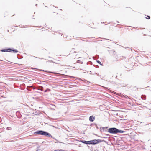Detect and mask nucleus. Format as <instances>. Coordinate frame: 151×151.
<instances>
[{
    "label": "nucleus",
    "instance_id": "18",
    "mask_svg": "<svg viewBox=\"0 0 151 151\" xmlns=\"http://www.w3.org/2000/svg\"><path fill=\"white\" fill-rule=\"evenodd\" d=\"M81 62V61H80V60H77V63H80Z\"/></svg>",
    "mask_w": 151,
    "mask_h": 151
},
{
    "label": "nucleus",
    "instance_id": "8",
    "mask_svg": "<svg viewBox=\"0 0 151 151\" xmlns=\"http://www.w3.org/2000/svg\"><path fill=\"white\" fill-rule=\"evenodd\" d=\"M9 48L6 49H2L1 50V51L3 52H9Z\"/></svg>",
    "mask_w": 151,
    "mask_h": 151
},
{
    "label": "nucleus",
    "instance_id": "13",
    "mask_svg": "<svg viewBox=\"0 0 151 151\" xmlns=\"http://www.w3.org/2000/svg\"><path fill=\"white\" fill-rule=\"evenodd\" d=\"M110 52H111L112 53H113L114 55L115 54V52L114 51V50H111L110 51Z\"/></svg>",
    "mask_w": 151,
    "mask_h": 151
},
{
    "label": "nucleus",
    "instance_id": "3",
    "mask_svg": "<svg viewBox=\"0 0 151 151\" xmlns=\"http://www.w3.org/2000/svg\"><path fill=\"white\" fill-rule=\"evenodd\" d=\"M102 141V140L100 139H94L92 140V144L94 145L97 144L99 143H100Z\"/></svg>",
    "mask_w": 151,
    "mask_h": 151
},
{
    "label": "nucleus",
    "instance_id": "10",
    "mask_svg": "<svg viewBox=\"0 0 151 151\" xmlns=\"http://www.w3.org/2000/svg\"><path fill=\"white\" fill-rule=\"evenodd\" d=\"M38 90H40L41 91H43V88L42 86H40L38 88Z\"/></svg>",
    "mask_w": 151,
    "mask_h": 151
},
{
    "label": "nucleus",
    "instance_id": "1",
    "mask_svg": "<svg viewBox=\"0 0 151 151\" xmlns=\"http://www.w3.org/2000/svg\"><path fill=\"white\" fill-rule=\"evenodd\" d=\"M35 134H40L41 135L45 136H48L50 137L53 138L54 139L57 140V139L54 137H53L50 133L47 132L42 130H38L36 131L34 133Z\"/></svg>",
    "mask_w": 151,
    "mask_h": 151
},
{
    "label": "nucleus",
    "instance_id": "12",
    "mask_svg": "<svg viewBox=\"0 0 151 151\" xmlns=\"http://www.w3.org/2000/svg\"><path fill=\"white\" fill-rule=\"evenodd\" d=\"M87 144H92V140L91 141H87Z\"/></svg>",
    "mask_w": 151,
    "mask_h": 151
},
{
    "label": "nucleus",
    "instance_id": "19",
    "mask_svg": "<svg viewBox=\"0 0 151 151\" xmlns=\"http://www.w3.org/2000/svg\"><path fill=\"white\" fill-rule=\"evenodd\" d=\"M54 151H59V150H54Z\"/></svg>",
    "mask_w": 151,
    "mask_h": 151
},
{
    "label": "nucleus",
    "instance_id": "15",
    "mask_svg": "<svg viewBox=\"0 0 151 151\" xmlns=\"http://www.w3.org/2000/svg\"><path fill=\"white\" fill-rule=\"evenodd\" d=\"M6 129L7 130H11V128L10 127H7Z\"/></svg>",
    "mask_w": 151,
    "mask_h": 151
},
{
    "label": "nucleus",
    "instance_id": "2",
    "mask_svg": "<svg viewBox=\"0 0 151 151\" xmlns=\"http://www.w3.org/2000/svg\"><path fill=\"white\" fill-rule=\"evenodd\" d=\"M117 129L115 127L110 128L108 130V132L111 134H116Z\"/></svg>",
    "mask_w": 151,
    "mask_h": 151
},
{
    "label": "nucleus",
    "instance_id": "4",
    "mask_svg": "<svg viewBox=\"0 0 151 151\" xmlns=\"http://www.w3.org/2000/svg\"><path fill=\"white\" fill-rule=\"evenodd\" d=\"M9 52H14L16 53H17L18 52V50L16 49H14L13 48H12V49L9 48Z\"/></svg>",
    "mask_w": 151,
    "mask_h": 151
},
{
    "label": "nucleus",
    "instance_id": "21",
    "mask_svg": "<svg viewBox=\"0 0 151 151\" xmlns=\"http://www.w3.org/2000/svg\"><path fill=\"white\" fill-rule=\"evenodd\" d=\"M36 6H37V4H36Z\"/></svg>",
    "mask_w": 151,
    "mask_h": 151
},
{
    "label": "nucleus",
    "instance_id": "20",
    "mask_svg": "<svg viewBox=\"0 0 151 151\" xmlns=\"http://www.w3.org/2000/svg\"><path fill=\"white\" fill-rule=\"evenodd\" d=\"M106 128H105V131H106Z\"/></svg>",
    "mask_w": 151,
    "mask_h": 151
},
{
    "label": "nucleus",
    "instance_id": "16",
    "mask_svg": "<svg viewBox=\"0 0 151 151\" xmlns=\"http://www.w3.org/2000/svg\"><path fill=\"white\" fill-rule=\"evenodd\" d=\"M97 62L98 63H99V64H100L101 65H102V64H101V62L100 61H99V60H97Z\"/></svg>",
    "mask_w": 151,
    "mask_h": 151
},
{
    "label": "nucleus",
    "instance_id": "14",
    "mask_svg": "<svg viewBox=\"0 0 151 151\" xmlns=\"http://www.w3.org/2000/svg\"><path fill=\"white\" fill-rule=\"evenodd\" d=\"M50 91V89H48V88H47V89L46 90H45V91H44V92H47V91Z\"/></svg>",
    "mask_w": 151,
    "mask_h": 151
},
{
    "label": "nucleus",
    "instance_id": "7",
    "mask_svg": "<svg viewBox=\"0 0 151 151\" xmlns=\"http://www.w3.org/2000/svg\"><path fill=\"white\" fill-rule=\"evenodd\" d=\"M124 132H125L124 131H122L121 130H119L118 129H117L116 133H124Z\"/></svg>",
    "mask_w": 151,
    "mask_h": 151
},
{
    "label": "nucleus",
    "instance_id": "5",
    "mask_svg": "<svg viewBox=\"0 0 151 151\" xmlns=\"http://www.w3.org/2000/svg\"><path fill=\"white\" fill-rule=\"evenodd\" d=\"M95 119V117L93 116H91L89 118V120L90 122H93Z\"/></svg>",
    "mask_w": 151,
    "mask_h": 151
},
{
    "label": "nucleus",
    "instance_id": "6",
    "mask_svg": "<svg viewBox=\"0 0 151 151\" xmlns=\"http://www.w3.org/2000/svg\"><path fill=\"white\" fill-rule=\"evenodd\" d=\"M108 128V127H101L100 128V129L101 132H104L105 131V128L107 129Z\"/></svg>",
    "mask_w": 151,
    "mask_h": 151
},
{
    "label": "nucleus",
    "instance_id": "9",
    "mask_svg": "<svg viewBox=\"0 0 151 151\" xmlns=\"http://www.w3.org/2000/svg\"><path fill=\"white\" fill-rule=\"evenodd\" d=\"M141 97L142 99H146V96L145 95H142L141 96Z\"/></svg>",
    "mask_w": 151,
    "mask_h": 151
},
{
    "label": "nucleus",
    "instance_id": "17",
    "mask_svg": "<svg viewBox=\"0 0 151 151\" xmlns=\"http://www.w3.org/2000/svg\"><path fill=\"white\" fill-rule=\"evenodd\" d=\"M147 19H150V16H147Z\"/></svg>",
    "mask_w": 151,
    "mask_h": 151
},
{
    "label": "nucleus",
    "instance_id": "11",
    "mask_svg": "<svg viewBox=\"0 0 151 151\" xmlns=\"http://www.w3.org/2000/svg\"><path fill=\"white\" fill-rule=\"evenodd\" d=\"M80 142H82L83 143L87 144V141L85 140H81Z\"/></svg>",
    "mask_w": 151,
    "mask_h": 151
}]
</instances>
